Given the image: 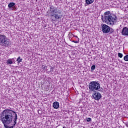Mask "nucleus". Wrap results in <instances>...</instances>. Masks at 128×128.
<instances>
[{
	"label": "nucleus",
	"mask_w": 128,
	"mask_h": 128,
	"mask_svg": "<svg viewBox=\"0 0 128 128\" xmlns=\"http://www.w3.org/2000/svg\"><path fill=\"white\" fill-rule=\"evenodd\" d=\"M42 68H43V70H48V66H44H44H42Z\"/></svg>",
	"instance_id": "obj_16"
},
{
	"label": "nucleus",
	"mask_w": 128,
	"mask_h": 128,
	"mask_svg": "<svg viewBox=\"0 0 128 128\" xmlns=\"http://www.w3.org/2000/svg\"><path fill=\"white\" fill-rule=\"evenodd\" d=\"M91 70H96V65H92L91 66Z\"/></svg>",
	"instance_id": "obj_15"
},
{
	"label": "nucleus",
	"mask_w": 128,
	"mask_h": 128,
	"mask_svg": "<svg viewBox=\"0 0 128 128\" xmlns=\"http://www.w3.org/2000/svg\"><path fill=\"white\" fill-rule=\"evenodd\" d=\"M110 34H112V32H114V30L112 28H110Z\"/></svg>",
	"instance_id": "obj_19"
},
{
	"label": "nucleus",
	"mask_w": 128,
	"mask_h": 128,
	"mask_svg": "<svg viewBox=\"0 0 128 128\" xmlns=\"http://www.w3.org/2000/svg\"><path fill=\"white\" fill-rule=\"evenodd\" d=\"M102 96V94L99 92H95L94 93L92 94V97L96 100H100Z\"/></svg>",
	"instance_id": "obj_7"
},
{
	"label": "nucleus",
	"mask_w": 128,
	"mask_h": 128,
	"mask_svg": "<svg viewBox=\"0 0 128 128\" xmlns=\"http://www.w3.org/2000/svg\"><path fill=\"white\" fill-rule=\"evenodd\" d=\"M50 72H52V69H50Z\"/></svg>",
	"instance_id": "obj_22"
},
{
	"label": "nucleus",
	"mask_w": 128,
	"mask_h": 128,
	"mask_svg": "<svg viewBox=\"0 0 128 128\" xmlns=\"http://www.w3.org/2000/svg\"><path fill=\"white\" fill-rule=\"evenodd\" d=\"M102 30L103 34H108L110 30V27L106 24H103L102 26Z\"/></svg>",
	"instance_id": "obj_6"
},
{
	"label": "nucleus",
	"mask_w": 128,
	"mask_h": 128,
	"mask_svg": "<svg viewBox=\"0 0 128 128\" xmlns=\"http://www.w3.org/2000/svg\"><path fill=\"white\" fill-rule=\"evenodd\" d=\"M94 2V0H85V4H84V6H88L90 4H92V2Z\"/></svg>",
	"instance_id": "obj_10"
},
{
	"label": "nucleus",
	"mask_w": 128,
	"mask_h": 128,
	"mask_svg": "<svg viewBox=\"0 0 128 128\" xmlns=\"http://www.w3.org/2000/svg\"><path fill=\"white\" fill-rule=\"evenodd\" d=\"M16 62H18L20 64V62H22V58H20V56H19L17 58Z\"/></svg>",
	"instance_id": "obj_13"
},
{
	"label": "nucleus",
	"mask_w": 128,
	"mask_h": 128,
	"mask_svg": "<svg viewBox=\"0 0 128 128\" xmlns=\"http://www.w3.org/2000/svg\"><path fill=\"white\" fill-rule=\"evenodd\" d=\"M52 106L56 110H58L60 108V103L58 102H54L53 103Z\"/></svg>",
	"instance_id": "obj_9"
},
{
	"label": "nucleus",
	"mask_w": 128,
	"mask_h": 128,
	"mask_svg": "<svg viewBox=\"0 0 128 128\" xmlns=\"http://www.w3.org/2000/svg\"><path fill=\"white\" fill-rule=\"evenodd\" d=\"M86 122H92V118H86Z\"/></svg>",
	"instance_id": "obj_18"
},
{
	"label": "nucleus",
	"mask_w": 128,
	"mask_h": 128,
	"mask_svg": "<svg viewBox=\"0 0 128 128\" xmlns=\"http://www.w3.org/2000/svg\"><path fill=\"white\" fill-rule=\"evenodd\" d=\"M100 88V84L98 82L92 81L89 84V90L90 92H96Z\"/></svg>",
	"instance_id": "obj_4"
},
{
	"label": "nucleus",
	"mask_w": 128,
	"mask_h": 128,
	"mask_svg": "<svg viewBox=\"0 0 128 128\" xmlns=\"http://www.w3.org/2000/svg\"><path fill=\"white\" fill-rule=\"evenodd\" d=\"M50 70H54V67L51 66V67H50Z\"/></svg>",
	"instance_id": "obj_21"
},
{
	"label": "nucleus",
	"mask_w": 128,
	"mask_h": 128,
	"mask_svg": "<svg viewBox=\"0 0 128 128\" xmlns=\"http://www.w3.org/2000/svg\"><path fill=\"white\" fill-rule=\"evenodd\" d=\"M72 42H74V44H78V40H72Z\"/></svg>",
	"instance_id": "obj_20"
},
{
	"label": "nucleus",
	"mask_w": 128,
	"mask_h": 128,
	"mask_svg": "<svg viewBox=\"0 0 128 128\" xmlns=\"http://www.w3.org/2000/svg\"><path fill=\"white\" fill-rule=\"evenodd\" d=\"M63 128H66V126H63Z\"/></svg>",
	"instance_id": "obj_24"
},
{
	"label": "nucleus",
	"mask_w": 128,
	"mask_h": 128,
	"mask_svg": "<svg viewBox=\"0 0 128 128\" xmlns=\"http://www.w3.org/2000/svg\"><path fill=\"white\" fill-rule=\"evenodd\" d=\"M14 60L10 58L7 60L6 64H14Z\"/></svg>",
	"instance_id": "obj_11"
},
{
	"label": "nucleus",
	"mask_w": 128,
	"mask_h": 128,
	"mask_svg": "<svg viewBox=\"0 0 128 128\" xmlns=\"http://www.w3.org/2000/svg\"><path fill=\"white\" fill-rule=\"evenodd\" d=\"M118 56L119 58H122V56H123L122 54V53H118Z\"/></svg>",
	"instance_id": "obj_17"
},
{
	"label": "nucleus",
	"mask_w": 128,
	"mask_h": 128,
	"mask_svg": "<svg viewBox=\"0 0 128 128\" xmlns=\"http://www.w3.org/2000/svg\"><path fill=\"white\" fill-rule=\"evenodd\" d=\"M1 121L5 128H14L16 124L18 114L16 112L6 109L0 114Z\"/></svg>",
	"instance_id": "obj_1"
},
{
	"label": "nucleus",
	"mask_w": 128,
	"mask_h": 128,
	"mask_svg": "<svg viewBox=\"0 0 128 128\" xmlns=\"http://www.w3.org/2000/svg\"><path fill=\"white\" fill-rule=\"evenodd\" d=\"M122 62V61H121V62Z\"/></svg>",
	"instance_id": "obj_26"
},
{
	"label": "nucleus",
	"mask_w": 128,
	"mask_h": 128,
	"mask_svg": "<svg viewBox=\"0 0 128 128\" xmlns=\"http://www.w3.org/2000/svg\"><path fill=\"white\" fill-rule=\"evenodd\" d=\"M121 32L122 36H128V27L123 28Z\"/></svg>",
	"instance_id": "obj_8"
},
{
	"label": "nucleus",
	"mask_w": 128,
	"mask_h": 128,
	"mask_svg": "<svg viewBox=\"0 0 128 128\" xmlns=\"http://www.w3.org/2000/svg\"><path fill=\"white\" fill-rule=\"evenodd\" d=\"M126 126L128 128V124H126Z\"/></svg>",
	"instance_id": "obj_23"
},
{
	"label": "nucleus",
	"mask_w": 128,
	"mask_h": 128,
	"mask_svg": "<svg viewBox=\"0 0 128 128\" xmlns=\"http://www.w3.org/2000/svg\"><path fill=\"white\" fill-rule=\"evenodd\" d=\"M102 20L106 24L114 26V24L118 22V17L116 14H110V12L108 11L104 12V16H102Z\"/></svg>",
	"instance_id": "obj_2"
},
{
	"label": "nucleus",
	"mask_w": 128,
	"mask_h": 128,
	"mask_svg": "<svg viewBox=\"0 0 128 128\" xmlns=\"http://www.w3.org/2000/svg\"><path fill=\"white\" fill-rule=\"evenodd\" d=\"M76 38H78V36H76Z\"/></svg>",
	"instance_id": "obj_25"
},
{
	"label": "nucleus",
	"mask_w": 128,
	"mask_h": 128,
	"mask_svg": "<svg viewBox=\"0 0 128 128\" xmlns=\"http://www.w3.org/2000/svg\"><path fill=\"white\" fill-rule=\"evenodd\" d=\"M15 5H16V4H14V2H10L8 4V8H14V6Z\"/></svg>",
	"instance_id": "obj_12"
},
{
	"label": "nucleus",
	"mask_w": 128,
	"mask_h": 128,
	"mask_svg": "<svg viewBox=\"0 0 128 128\" xmlns=\"http://www.w3.org/2000/svg\"><path fill=\"white\" fill-rule=\"evenodd\" d=\"M49 16L51 17L52 22H56V20H60L62 18V12L60 10H58L56 7L52 6L50 7L48 11Z\"/></svg>",
	"instance_id": "obj_3"
},
{
	"label": "nucleus",
	"mask_w": 128,
	"mask_h": 128,
	"mask_svg": "<svg viewBox=\"0 0 128 128\" xmlns=\"http://www.w3.org/2000/svg\"><path fill=\"white\" fill-rule=\"evenodd\" d=\"M124 60H125L126 62H128V54L124 56Z\"/></svg>",
	"instance_id": "obj_14"
},
{
	"label": "nucleus",
	"mask_w": 128,
	"mask_h": 128,
	"mask_svg": "<svg viewBox=\"0 0 128 128\" xmlns=\"http://www.w3.org/2000/svg\"><path fill=\"white\" fill-rule=\"evenodd\" d=\"M10 45V42L8 40L6 36L4 34H0V46H8Z\"/></svg>",
	"instance_id": "obj_5"
}]
</instances>
